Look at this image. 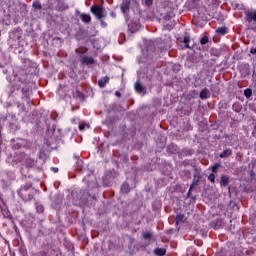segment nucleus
Listing matches in <instances>:
<instances>
[{"instance_id": "f257e3e1", "label": "nucleus", "mask_w": 256, "mask_h": 256, "mask_svg": "<svg viewBox=\"0 0 256 256\" xmlns=\"http://www.w3.org/2000/svg\"><path fill=\"white\" fill-rule=\"evenodd\" d=\"M19 93H21L22 101H26L27 105H31V87L27 85L21 86L19 83L10 87L9 97L11 99H17L19 97Z\"/></svg>"}, {"instance_id": "f03ea898", "label": "nucleus", "mask_w": 256, "mask_h": 256, "mask_svg": "<svg viewBox=\"0 0 256 256\" xmlns=\"http://www.w3.org/2000/svg\"><path fill=\"white\" fill-rule=\"evenodd\" d=\"M35 193H37V190L33 188L32 183L24 184L18 190V196L21 197L23 201H32L35 197Z\"/></svg>"}, {"instance_id": "7ed1b4c3", "label": "nucleus", "mask_w": 256, "mask_h": 256, "mask_svg": "<svg viewBox=\"0 0 256 256\" xmlns=\"http://www.w3.org/2000/svg\"><path fill=\"white\" fill-rule=\"evenodd\" d=\"M91 13L98 19V21H101V19H105L107 17V11H105V8L101 5H92L90 8Z\"/></svg>"}, {"instance_id": "20e7f679", "label": "nucleus", "mask_w": 256, "mask_h": 256, "mask_svg": "<svg viewBox=\"0 0 256 256\" xmlns=\"http://www.w3.org/2000/svg\"><path fill=\"white\" fill-rule=\"evenodd\" d=\"M203 176H201V170L198 168H195V173L193 175V181L192 184L190 185V191H193L197 185H199V181H201Z\"/></svg>"}, {"instance_id": "39448f33", "label": "nucleus", "mask_w": 256, "mask_h": 256, "mask_svg": "<svg viewBox=\"0 0 256 256\" xmlns=\"http://www.w3.org/2000/svg\"><path fill=\"white\" fill-rule=\"evenodd\" d=\"M129 9H131V0H122L120 4V10L123 15H127L129 13Z\"/></svg>"}, {"instance_id": "423d86ee", "label": "nucleus", "mask_w": 256, "mask_h": 256, "mask_svg": "<svg viewBox=\"0 0 256 256\" xmlns=\"http://www.w3.org/2000/svg\"><path fill=\"white\" fill-rule=\"evenodd\" d=\"M245 19L248 21V23H251L253 21L254 25H256V10L251 9L245 12Z\"/></svg>"}, {"instance_id": "0eeeda50", "label": "nucleus", "mask_w": 256, "mask_h": 256, "mask_svg": "<svg viewBox=\"0 0 256 256\" xmlns=\"http://www.w3.org/2000/svg\"><path fill=\"white\" fill-rule=\"evenodd\" d=\"M80 63L82 65H95V59L91 56H81Z\"/></svg>"}, {"instance_id": "6e6552de", "label": "nucleus", "mask_w": 256, "mask_h": 256, "mask_svg": "<svg viewBox=\"0 0 256 256\" xmlns=\"http://www.w3.org/2000/svg\"><path fill=\"white\" fill-rule=\"evenodd\" d=\"M134 89L136 93H139V95H145L147 93V88H145V86H142L141 82L139 81L135 82Z\"/></svg>"}, {"instance_id": "1a4fd4ad", "label": "nucleus", "mask_w": 256, "mask_h": 256, "mask_svg": "<svg viewBox=\"0 0 256 256\" xmlns=\"http://www.w3.org/2000/svg\"><path fill=\"white\" fill-rule=\"evenodd\" d=\"M239 70L242 77H247V75L251 73V68L249 64L240 65Z\"/></svg>"}, {"instance_id": "9d476101", "label": "nucleus", "mask_w": 256, "mask_h": 256, "mask_svg": "<svg viewBox=\"0 0 256 256\" xmlns=\"http://www.w3.org/2000/svg\"><path fill=\"white\" fill-rule=\"evenodd\" d=\"M109 76L102 77L98 80V86L103 89L107 86V83H109Z\"/></svg>"}, {"instance_id": "9b49d317", "label": "nucleus", "mask_w": 256, "mask_h": 256, "mask_svg": "<svg viewBox=\"0 0 256 256\" xmlns=\"http://www.w3.org/2000/svg\"><path fill=\"white\" fill-rule=\"evenodd\" d=\"M229 185V176L222 175L220 178V187H227Z\"/></svg>"}, {"instance_id": "f8f14e48", "label": "nucleus", "mask_w": 256, "mask_h": 256, "mask_svg": "<svg viewBox=\"0 0 256 256\" xmlns=\"http://www.w3.org/2000/svg\"><path fill=\"white\" fill-rule=\"evenodd\" d=\"M150 83H157L159 82V72H153V75L148 76Z\"/></svg>"}, {"instance_id": "ddd939ff", "label": "nucleus", "mask_w": 256, "mask_h": 256, "mask_svg": "<svg viewBox=\"0 0 256 256\" xmlns=\"http://www.w3.org/2000/svg\"><path fill=\"white\" fill-rule=\"evenodd\" d=\"M211 95V93H209L207 88H204L201 92H200V99H202V101H204L205 99H209V96Z\"/></svg>"}, {"instance_id": "4468645a", "label": "nucleus", "mask_w": 256, "mask_h": 256, "mask_svg": "<svg viewBox=\"0 0 256 256\" xmlns=\"http://www.w3.org/2000/svg\"><path fill=\"white\" fill-rule=\"evenodd\" d=\"M233 155V150L226 149L220 154V159H227V157H231Z\"/></svg>"}, {"instance_id": "2eb2a0df", "label": "nucleus", "mask_w": 256, "mask_h": 256, "mask_svg": "<svg viewBox=\"0 0 256 256\" xmlns=\"http://www.w3.org/2000/svg\"><path fill=\"white\" fill-rule=\"evenodd\" d=\"M80 19L83 23H91V15L86 14V13H82L80 15Z\"/></svg>"}, {"instance_id": "dca6fc26", "label": "nucleus", "mask_w": 256, "mask_h": 256, "mask_svg": "<svg viewBox=\"0 0 256 256\" xmlns=\"http://www.w3.org/2000/svg\"><path fill=\"white\" fill-rule=\"evenodd\" d=\"M142 237L148 241H155V238L153 237V234L151 232H143Z\"/></svg>"}, {"instance_id": "f3484780", "label": "nucleus", "mask_w": 256, "mask_h": 256, "mask_svg": "<svg viewBox=\"0 0 256 256\" xmlns=\"http://www.w3.org/2000/svg\"><path fill=\"white\" fill-rule=\"evenodd\" d=\"M121 191L125 194L129 193L131 191V187L129 186V183L124 182L121 186Z\"/></svg>"}, {"instance_id": "a211bd4d", "label": "nucleus", "mask_w": 256, "mask_h": 256, "mask_svg": "<svg viewBox=\"0 0 256 256\" xmlns=\"http://www.w3.org/2000/svg\"><path fill=\"white\" fill-rule=\"evenodd\" d=\"M195 17H198L202 20L205 19V8H199L197 11V14H195Z\"/></svg>"}, {"instance_id": "6ab92c4d", "label": "nucleus", "mask_w": 256, "mask_h": 256, "mask_svg": "<svg viewBox=\"0 0 256 256\" xmlns=\"http://www.w3.org/2000/svg\"><path fill=\"white\" fill-rule=\"evenodd\" d=\"M183 43H184V47H186V49H192L191 46H189V43H191V37L185 36Z\"/></svg>"}, {"instance_id": "aec40b11", "label": "nucleus", "mask_w": 256, "mask_h": 256, "mask_svg": "<svg viewBox=\"0 0 256 256\" xmlns=\"http://www.w3.org/2000/svg\"><path fill=\"white\" fill-rule=\"evenodd\" d=\"M232 109L236 113H240V111L243 109V106H241L239 103H234Z\"/></svg>"}, {"instance_id": "412c9836", "label": "nucleus", "mask_w": 256, "mask_h": 256, "mask_svg": "<svg viewBox=\"0 0 256 256\" xmlns=\"http://www.w3.org/2000/svg\"><path fill=\"white\" fill-rule=\"evenodd\" d=\"M216 33H218V35H227V27H220L216 29Z\"/></svg>"}, {"instance_id": "4be33fe9", "label": "nucleus", "mask_w": 256, "mask_h": 256, "mask_svg": "<svg viewBox=\"0 0 256 256\" xmlns=\"http://www.w3.org/2000/svg\"><path fill=\"white\" fill-rule=\"evenodd\" d=\"M170 67L174 73H179V71H181V65L179 64H170Z\"/></svg>"}, {"instance_id": "5701e85b", "label": "nucleus", "mask_w": 256, "mask_h": 256, "mask_svg": "<svg viewBox=\"0 0 256 256\" xmlns=\"http://www.w3.org/2000/svg\"><path fill=\"white\" fill-rule=\"evenodd\" d=\"M223 227V221L221 219H217L215 222L214 229L217 231Z\"/></svg>"}, {"instance_id": "b1692460", "label": "nucleus", "mask_w": 256, "mask_h": 256, "mask_svg": "<svg viewBox=\"0 0 256 256\" xmlns=\"http://www.w3.org/2000/svg\"><path fill=\"white\" fill-rule=\"evenodd\" d=\"M32 7L34 9H37L38 11H41V9H43V6L41 5V2H39V1H34L32 4Z\"/></svg>"}, {"instance_id": "393cba45", "label": "nucleus", "mask_w": 256, "mask_h": 256, "mask_svg": "<svg viewBox=\"0 0 256 256\" xmlns=\"http://www.w3.org/2000/svg\"><path fill=\"white\" fill-rule=\"evenodd\" d=\"M173 27H175V23H173V22H168L167 24L164 25V29L166 31H171L173 29Z\"/></svg>"}, {"instance_id": "a878e982", "label": "nucleus", "mask_w": 256, "mask_h": 256, "mask_svg": "<svg viewBox=\"0 0 256 256\" xmlns=\"http://www.w3.org/2000/svg\"><path fill=\"white\" fill-rule=\"evenodd\" d=\"M251 95H253V90H251L250 88L244 90V96L246 99H249Z\"/></svg>"}, {"instance_id": "bb28decb", "label": "nucleus", "mask_w": 256, "mask_h": 256, "mask_svg": "<svg viewBox=\"0 0 256 256\" xmlns=\"http://www.w3.org/2000/svg\"><path fill=\"white\" fill-rule=\"evenodd\" d=\"M17 107H18V109H20V111H21L22 113H27V108H25V104H23V103H21V102H18V103H17Z\"/></svg>"}, {"instance_id": "cd10ccee", "label": "nucleus", "mask_w": 256, "mask_h": 256, "mask_svg": "<svg viewBox=\"0 0 256 256\" xmlns=\"http://www.w3.org/2000/svg\"><path fill=\"white\" fill-rule=\"evenodd\" d=\"M184 217H185V216H183V214H178V215L176 216V219H175L176 225H179V223H183Z\"/></svg>"}, {"instance_id": "c85d7f7f", "label": "nucleus", "mask_w": 256, "mask_h": 256, "mask_svg": "<svg viewBox=\"0 0 256 256\" xmlns=\"http://www.w3.org/2000/svg\"><path fill=\"white\" fill-rule=\"evenodd\" d=\"M193 149H184L183 150V154L186 156V157H191V155H193Z\"/></svg>"}, {"instance_id": "c756f323", "label": "nucleus", "mask_w": 256, "mask_h": 256, "mask_svg": "<svg viewBox=\"0 0 256 256\" xmlns=\"http://www.w3.org/2000/svg\"><path fill=\"white\" fill-rule=\"evenodd\" d=\"M33 165H35V160H33L31 158L26 160V167L31 168V167H33Z\"/></svg>"}, {"instance_id": "7c9ffc66", "label": "nucleus", "mask_w": 256, "mask_h": 256, "mask_svg": "<svg viewBox=\"0 0 256 256\" xmlns=\"http://www.w3.org/2000/svg\"><path fill=\"white\" fill-rule=\"evenodd\" d=\"M201 45H207L209 43V37L203 36L200 40Z\"/></svg>"}, {"instance_id": "2f4dec72", "label": "nucleus", "mask_w": 256, "mask_h": 256, "mask_svg": "<svg viewBox=\"0 0 256 256\" xmlns=\"http://www.w3.org/2000/svg\"><path fill=\"white\" fill-rule=\"evenodd\" d=\"M168 150L171 151L172 153H177L178 151L177 146L173 144L168 146Z\"/></svg>"}, {"instance_id": "473e14b6", "label": "nucleus", "mask_w": 256, "mask_h": 256, "mask_svg": "<svg viewBox=\"0 0 256 256\" xmlns=\"http://www.w3.org/2000/svg\"><path fill=\"white\" fill-rule=\"evenodd\" d=\"M36 211H37V213H43V211H45V208L43 207V205L38 204L36 206Z\"/></svg>"}, {"instance_id": "72a5a7b5", "label": "nucleus", "mask_w": 256, "mask_h": 256, "mask_svg": "<svg viewBox=\"0 0 256 256\" xmlns=\"http://www.w3.org/2000/svg\"><path fill=\"white\" fill-rule=\"evenodd\" d=\"M167 45L163 47V49H170L171 48V37L166 38Z\"/></svg>"}, {"instance_id": "f704fd0d", "label": "nucleus", "mask_w": 256, "mask_h": 256, "mask_svg": "<svg viewBox=\"0 0 256 256\" xmlns=\"http://www.w3.org/2000/svg\"><path fill=\"white\" fill-rule=\"evenodd\" d=\"M173 17H175V13H173V11H170L169 14L164 17V19H166V21H169V19Z\"/></svg>"}, {"instance_id": "c9c22d12", "label": "nucleus", "mask_w": 256, "mask_h": 256, "mask_svg": "<svg viewBox=\"0 0 256 256\" xmlns=\"http://www.w3.org/2000/svg\"><path fill=\"white\" fill-rule=\"evenodd\" d=\"M219 167H221V164H215V165L212 167V173H213V174L217 173Z\"/></svg>"}, {"instance_id": "e433bc0d", "label": "nucleus", "mask_w": 256, "mask_h": 256, "mask_svg": "<svg viewBox=\"0 0 256 256\" xmlns=\"http://www.w3.org/2000/svg\"><path fill=\"white\" fill-rule=\"evenodd\" d=\"M208 179H209L210 183H215V174L211 173V174L208 176Z\"/></svg>"}, {"instance_id": "4c0bfd02", "label": "nucleus", "mask_w": 256, "mask_h": 256, "mask_svg": "<svg viewBox=\"0 0 256 256\" xmlns=\"http://www.w3.org/2000/svg\"><path fill=\"white\" fill-rule=\"evenodd\" d=\"M154 255L161 256V248H156L154 250Z\"/></svg>"}, {"instance_id": "58836bf2", "label": "nucleus", "mask_w": 256, "mask_h": 256, "mask_svg": "<svg viewBox=\"0 0 256 256\" xmlns=\"http://www.w3.org/2000/svg\"><path fill=\"white\" fill-rule=\"evenodd\" d=\"M211 53L212 55H214V57H219V52L217 51V49H212Z\"/></svg>"}, {"instance_id": "ea45409f", "label": "nucleus", "mask_w": 256, "mask_h": 256, "mask_svg": "<svg viewBox=\"0 0 256 256\" xmlns=\"http://www.w3.org/2000/svg\"><path fill=\"white\" fill-rule=\"evenodd\" d=\"M145 5L151 7V5H153V0H145Z\"/></svg>"}, {"instance_id": "a19ab883", "label": "nucleus", "mask_w": 256, "mask_h": 256, "mask_svg": "<svg viewBox=\"0 0 256 256\" xmlns=\"http://www.w3.org/2000/svg\"><path fill=\"white\" fill-rule=\"evenodd\" d=\"M110 17H112V19H117V13H115V11H111Z\"/></svg>"}, {"instance_id": "79ce46f5", "label": "nucleus", "mask_w": 256, "mask_h": 256, "mask_svg": "<svg viewBox=\"0 0 256 256\" xmlns=\"http://www.w3.org/2000/svg\"><path fill=\"white\" fill-rule=\"evenodd\" d=\"M50 171H52L53 173H59V168L57 167H51Z\"/></svg>"}, {"instance_id": "37998d69", "label": "nucleus", "mask_w": 256, "mask_h": 256, "mask_svg": "<svg viewBox=\"0 0 256 256\" xmlns=\"http://www.w3.org/2000/svg\"><path fill=\"white\" fill-rule=\"evenodd\" d=\"M78 128H79V131H85V126L83 124H80Z\"/></svg>"}, {"instance_id": "c03bdc74", "label": "nucleus", "mask_w": 256, "mask_h": 256, "mask_svg": "<svg viewBox=\"0 0 256 256\" xmlns=\"http://www.w3.org/2000/svg\"><path fill=\"white\" fill-rule=\"evenodd\" d=\"M38 256H47V252H45V251H40V252L38 253Z\"/></svg>"}, {"instance_id": "a18cd8bd", "label": "nucleus", "mask_w": 256, "mask_h": 256, "mask_svg": "<svg viewBox=\"0 0 256 256\" xmlns=\"http://www.w3.org/2000/svg\"><path fill=\"white\" fill-rule=\"evenodd\" d=\"M167 253V250L165 248L161 249V256H165Z\"/></svg>"}, {"instance_id": "49530a36", "label": "nucleus", "mask_w": 256, "mask_h": 256, "mask_svg": "<svg viewBox=\"0 0 256 256\" xmlns=\"http://www.w3.org/2000/svg\"><path fill=\"white\" fill-rule=\"evenodd\" d=\"M101 23V27H107V24L103 21V19L99 20Z\"/></svg>"}, {"instance_id": "de8ad7c7", "label": "nucleus", "mask_w": 256, "mask_h": 256, "mask_svg": "<svg viewBox=\"0 0 256 256\" xmlns=\"http://www.w3.org/2000/svg\"><path fill=\"white\" fill-rule=\"evenodd\" d=\"M250 53H252V55H256V48H251Z\"/></svg>"}, {"instance_id": "09e8293b", "label": "nucleus", "mask_w": 256, "mask_h": 256, "mask_svg": "<svg viewBox=\"0 0 256 256\" xmlns=\"http://www.w3.org/2000/svg\"><path fill=\"white\" fill-rule=\"evenodd\" d=\"M115 95H116V97L121 98V92L116 91V92H115Z\"/></svg>"}, {"instance_id": "8fccbe9b", "label": "nucleus", "mask_w": 256, "mask_h": 256, "mask_svg": "<svg viewBox=\"0 0 256 256\" xmlns=\"http://www.w3.org/2000/svg\"><path fill=\"white\" fill-rule=\"evenodd\" d=\"M187 197H191V188H189V190L187 192Z\"/></svg>"}, {"instance_id": "3c124183", "label": "nucleus", "mask_w": 256, "mask_h": 256, "mask_svg": "<svg viewBox=\"0 0 256 256\" xmlns=\"http://www.w3.org/2000/svg\"><path fill=\"white\" fill-rule=\"evenodd\" d=\"M145 43H149L148 46H149V45H154V43H153L152 41H147V40H145Z\"/></svg>"}, {"instance_id": "603ef678", "label": "nucleus", "mask_w": 256, "mask_h": 256, "mask_svg": "<svg viewBox=\"0 0 256 256\" xmlns=\"http://www.w3.org/2000/svg\"><path fill=\"white\" fill-rule=\"evenodd\" d=\"M78 96L79 97H83V93L82 92H78Z\"/></svg>"}, {"instance_id": "864d4df0", "label": "nucleus", "mask_w": 256, "mask_h": 256, "mask_svg": "<svg viewBox=\"0 0 256 256\" xmlns=\"http://www.w3.org/2000/svg\"><path fill=\"white\" fill-rule=\"evenodd\" d=\"M173 3H175V0H172Z\"/></svg>"}, {"instance_id": "5fc2aeb1", "label": "nucleus", "mask_w": 256, "mask_h": 256, "mask_svg": "<svg viewBox=\"0 0 256 256\" xmlns=\"http://www.w3.org/2000/svg\"><path fill=\"white\" fill-rule=\"evenodd\" d=\"M0 37H1V30H0Z\"/></svg>"}]
</instances>
